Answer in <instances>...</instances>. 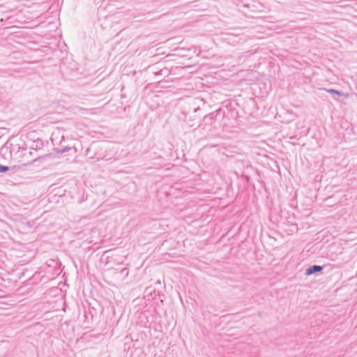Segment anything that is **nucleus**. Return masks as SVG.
I'll return each instance as SVG.
<instances>
[{"mask_svg": "<svg viewBox=\"0 0 357 357\" xmlns=\"http://www.w3.org/2000/svg\"><path fill=\"white\" fill-rule=\"evenodd\" d=\"M4 149L6 151L8 150L10 158L23 166L32 164L37 161L45 160L47 158L52 159L54 157L53 153H46L33 158V152L30 149L29 150L26 146H21L20 144L12 143L8 144V142L6 144V146L1 149V151Z\"/></svg>", "mask_w": 357, "mask_h": 357, "instance_id": "obj_1", "label": "nucleus"}, {"mask_svg": "<svg viewBox=\"0 0 357 357\" xmlns=\"http://www.w3.org/2000/svg\"><path fill=\"white\" fill-rule=\"evenodd\" d=\"M72 149V147L71 146H63L60 149L59 148H54L53 150L55 152V153L56 155L58 154H61V153H66L70 150Z\"/></svg>", "mask_w": 357, "mask_h": 357, "instance_id": "obj_6", "label": "nucleus"}, {"mask_svg": "<svg viewBox=\"0 0 357 357\" xmlns=\"http://www.w3.org/2000/svg\"><path fill=\"white\" fill-rule=\"evenodd\" d=\"M10 169V167L6 165H3L0 164V173H5Z\"/></svg>", "mask_w": 357, "mask_h": 357, "instance_id": "obj_8", "label": "nucleus"}, {"mask_svg": "<svg viewBox=\"0 0 357 357\" xmlns=\"http://www.w3.org/2000/svg\"><path fill=\"white\" fill-rule=\"evenodd\" d=\"M244 6L248 7V4H245Z\"/></svg>", "mask_w": 357, "mask_h": 357, "instance_id": "obj_12", "label": "nucleus"}, {"mask_svg": "<svg viewBox=\"0 0 357 357\" xmlns=\"http://www.w3.org/2000/svg\"><path fill=\"white\" fill-rule=\"evenodd\" d=\"M324 266L319 265H312L309 266L306 270L305 274L306 275H311L317 273L321 272Z\"/></svg>", "mask_w": 357, "mask_h": 357, "instance_id": "obj_4", "label": "nucleus"}, {"mask_svg": "<svg viewBox=\"0 0 357 357\" xmlns=\"http://www.w3.org/2000/svg\"><path fill=\"white\" fill-rule=\"evenodd\" d=\"M220 115L222 116V118H223L225 116V113L222 112L221 108H219L215 111L205 115L203 118V122L204 125L211 126L213 122L217 119V117Z\"/></svg>", "mask_w": 357, "mask_h": 357, "instance_id": "obj_2", "label": "nucleus"}, {"mask_svg": "<svg viewBox=\"0 0 357 357\" xmlns=\"http://www.w3.org/2000/svg\"><path fill=\"white\" fill-rule=\"evenodd\" d=\"M202 126V123H199V124L198 125V127H201Z\"/></svg>", "mask_w": 357, "mask_h": 357, "instance_id": "obj_11", "label": "nucleus"}, {"mask_svg": "<svg viewBox=\"0 0 357 357\" xmlns=\"http://www.w3.org/2000/svg\"><path fill=\"white\" fill-rule=\"evenodd\" d=\"M49 144L48 141H43L40 138H38L36 140H33L30 145V150L39 151L43 149L45 146H47Z\"/></svg>", "mask_w": 357, "mask_h": 357, "instance_id": "obj_3", "label": "nucleus"}, {"mask_svg": "<svg viewBox=\"0 0 357 357\" xmlns=\"http://www.w3.org/2000/svg\"><path fill=\"white\" fill-rule=\"evenodd\" d=\"M328 93L333 94V95H337L338 96H345L344 94L338 90L334 89H325Z\"/></svg>", "mask_w": 357, "mask_h": 357, "instance_id": "obj_7", "label": "nucleus"}, {"mask_svg": "<svg viewBox=\"0 0 357 357\" xmlns=\"http://www.w3.org/2000/svg\"><path fill=\"white\" fill-rule=\"evenodd\" d=\"M194 121H195V119H192L191 118L186 120V122L189 125L190 127H193L195 126V123Z\"/></svg>", "mask_w": 357, "mask_h": 357, "instance_id": "obj_9", "label": "nucleus"}, {"mask_svg": "<svg viewBox=\"0 0 357 357\" xmlns=\"http://www.w3.org/2000/svg\"><path fill=\"white\" fill-rule=\"evenodd\" d=\"M199 110H200V108H199V107L195 108V109H194V112H195V113H196V112H198V111H199Z\"/></svg>", "mask_w": 357, "mask_h": 357, "instance_id": "obj_10", "label": "nucleus"}, {"mask_svg": "<svg viewBox=\"0 0 357 357\" xmlns=\"http://www.w3.org/2000/svg\"><path fill=\"white\" fill-rule=\"evenodd\" d=\"M153 75L155 77L163 76L164 77H167L170 75V70L167 68H163L159 70L153 72Z\"/></svg>", "mask_w": 357, "mask_h": 357, "instance_id": "obj_5", "label": "nucleus"}]
</instances>
